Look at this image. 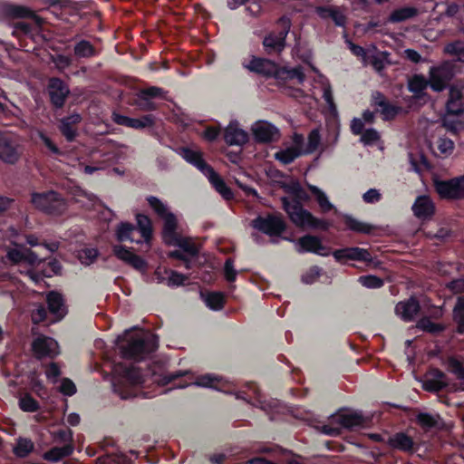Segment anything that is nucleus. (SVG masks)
Instances as JSON below:
<instances>
[{
  "label": "nucleus",
  "mask_w": 464,
  "mask_h": 464,
  "mask_svg": "<svg viewBox=\"0 0 464 464\" xmlns=\"http://www.w3.org/2000/svg\"><path fill=\"white\" fill-rule=\"evenodd\" d=\"M48 92L53 104L62 107L69 94V88L62 80L52 78L48 83Z\"/></svg>",
  "instance_id": "6e6552de"
},
{
  "label": "nucleus",
  "mask_w": 464,
  "mask_h": 464,
  "mask_svg": "<svg viewBox=\"0 0 464 464\" xmlns=\"http://www.w3.org/2000/svg\"><path fill=\"white\" fill-rule=\"evenodd\" d=\"M428 86L429 81L423 75L416 74L409 81V90L416 95H420Z\"/></svg>",
  "instance_id": "f3484780"
},
{
  "label": "nucleus",
  "mask_w": 464,
  "mask_h": 464,
  "mask_svg": "<svg viewBox=\"0 0 464 464\" xmlns=\"http://www.w3.org/2000/svg\"><path fill=\"white\" fill-rule=\"evenodd\" d=\"M362 119L366 122H372L373 119V112L366 111L362 114Z\"/></svg>",
  "instance_id": "58836bf2"
},
{
  "label": "nucleus",
  "mask_w": 464,
  "mask_h": 464,
  "mask_svg": "<svg viewBox=\"0 0 464 464\" xmlns=\"http://www.w3.org/2000/svg\"><path fill=\"white\" fill-rule=\"evenodd\" d=\"M0 203H5V202L3 201V198H1V197H0Z\"/></svg>",
  "instance_id": "603ef678"
},
{
  "label": "nucleus",
  "mask_w": 464,
  "mask_h": 464,
  "mask_svg": "<svg viewBox=\"0 0 464 464\" xmlns=\"http://www.w3.org/2000/svg\"><path fill=\"white\" fill-rule=\"evenodd\" d=\"M249 71L265 76H278L277 65L266 59L253 57L248 64L245 65Z\"/></svg>",
  "instance_id": "1a4fd4ad"
},
{
  "label": "nucleus",
  "mask_w": 464,
  "mask_h": 464,
  "mask_svg": "<svg viewBox=\"0 0 464 464\" xmlns=\"http://www.w3.org/2000/svg\"><path fill=\"white\" fill-rule=\"evenodd\" d=\"M220 133V129L215 126L208 127L204 131V138L208 141L215 140Z\"/></svg>",
  "instance_id": "2f4dec72"
},
{
  "label": "nucleus",
  "mask_w": 464,
  "mask_h": 464,
  "mask_svg": "<svg viewBox=\"0 0 464 464\" xmlns=\"http://www.w3.org/2000/svg\"><path fill=\"white\" fill-rule=\"evenodd\" d=\"M331 18L334 20L336 25L341 26L344 24L345 18L343 14L336 8L334 10Z\"/></svg>",
  "instance_id": "c9c22d12"
},
{
  "label": "nucleus",
  "mask_w": 464,
  "mask_h": 464,
  "mask_svg": "<svg viewBox=\"0 0 464 464\" xmlns=\"http://www.w3.org/2000/svg\"><path fill=\"white\" fill-rule=\"evenodd\" d=\"M418 14V11L414 7H402L394 10L390 15V21L392 23H398L409 18L415 16Z\"/></svg>",
  "instance_id": "2eb2a0df"
},
{
  "label": "nucleus",
  "mask_w": 464,
  "mask_h": 464,
  "mask_svg": "<svg viewBox=\"0 0 464 464\" xmlns=\"http://www.w3.org/2000/svg\"><path fill=\"white\" fill-rule=\"evenodd\" d=\"M411 168L414 171L420 173L424 169H428L429 164L423 155H417L414 157L412 154L409 155Z\"/></svg>",
  "instance_id": "4be33fe9"
},
{
  "label": "nucleus",
  "mask_w": 464,
  "mask_h": 464,
  "mask_svg": "<svg viewBox=\"0 0 464 464\" xmlns=\"http://www.w3.org/2000/svg\"><path fill=\"white\" fill-rule=\"evenodd\" d=\"M87 199L90 200V201H93L94 200V197L92 195H88L87 196Z\"/></svg>",
  "instance_id": "49530a36"
},
{
  "label": "nucleus",
  "mask_w": 464,
  "mask_h": 464,
  "mask_svg": "<svg viewBox=\"0 0 464 464\" xmlns=\"http://www.w3.org/2000/svg\"><path fill=\"white\" fill-rule=\"evenodd\" d=\"M148 201H149V203H150V204H153V203H160V200H159L158 198H154V197H151V198H148Z\"/></svg>",
  "instance_id": "c03bdc74"
},
{
  "label": "nucleus",
  "mask_w": 464,
  "mask_h": 464,
  "mask_svg": "<svg viewBox=\"0 0 464 464\" xmlns=\"http://www.w3.org/2000/svg\"><path fill=\"white\" fill-rule=\"evenodd\" d=\"M180 154L186 161L195 166L208 178L211 185L225 200L232 198V192L230 188L226 185L222 178L213 169V168L204 160L201 152L185 148L181 150Z\"/></svg>",
  "instance_id": "f257e3e1"
},
{
  "label": "nucleus",
  "mask_w": 464,
  "mask_h": 464,
  "mask_svg": "<svg viewBox=\"0 0 464 464\" xmlns=\"http://www.w3.org/2000/svg\"><path fill=\"white\" fill-rule=\"evenodd\" d=\"M362 198L365 202L372 203L374 201L382 200V195L379 192V190L375 188H371L363 194Z\"/></svg>",
  "instance_id": "7c9ffc66"
},
{
  "label": "nucleus",
  "mask_w": 464,
  "mask_h": 464,
  "mask_svg": "<svg viewBox=\"0 0 464 464\" xmlns=\"http://www.w3.org/2000/svg\"><path fill=\"white\" fill-rule=\"evenodd\" d=\"M276 25L278 32H272L264 38L263 44L267 53H280L285 48L291 21L288 17L283 16L277 21Z\"/></svg>",
  "instance_id": "f03ea898"
},
{
  "label": "nucleus",
  "mask_w": 464,
  "mask_h": 464,
  "mask_svg": "<svg viewBox=\"0 0 464 464\" xmlns=\"http://www.w3.org/2000/svg\"><path fill=\"white\" fill-rule=\"evenodd\" d=\"M3 201H4L5 203H12V202H14V199H11V201H10V200H8V199H7V200H4V199H3Z\"/></svg>",
  "instance_id": "de8ad7c7"
},
{
  "label": "nucleus",
  "mask_w": 464,
  "mask_h": 464,
  "mask_svg": "<svg viewBox=\"0 0 464 464\" xmlns=\"http://www.w3.org/2000/svg\"><path fill=\"white\" fill-rule=\"evenodd\" d=\"M334 9V7L318 6L315 8V12L320 17L325 19L331 18Z\"/></svg>",
  "instance_id": "473e14b6"
},
{
  "label": "nucleus",
  "mask_w": 464,
  "mask_h": 464,
  "mask_svg": "<svg viewBox=\"0 0 464 464\" xmlns=\"http://www.w3.org/2000/svg\"><path fill=\"white\" fill-rule=\"evenodd\" d=\"M360 2H362V4H366L367 3V0H359Z\"/></svg>",
  "instance_id": "3c124183"
},
{
  "label": "nucleus",
  "mask_w": 464,
  "mask_h": 464,
  "mask_svg": "<svg viewBox=\"0 0 464 464\" xmlns=\"http://www.w3.org/2000/svg\"><path fill=\"white\" fill-rule=\"evenodd\" d=\"M252 131L258 141L268 142L274 140L277 135V129L267 121H257L252 126Z\"/></svg>",
  "instance_id": "9d476101"
},
{
  "label": "nucleus",
  "mask_w": 464,
  "mask_h": 464,
  "mask_svg": "<svg viewBox=\"0 0 464 464\" xmlns=\"http://www.w3.org/2000/svg\"><path fill=\"white\" fill-rule=\"evenodd\" d=\"M446 111L449 114H464V83L455 82L449 88Z\"/></svg>",
  "instance_id": "20e7f679"
},
{
  "label": "nucleus",
  "mask_w": 464,
  "mask_h": 464,
  "mask_svg": "<svg viewBox=\"0 0 464 464\" xmlns=\"http://www.w3.org/2000/svg\"><path fill=\"white\" fill-rule=\"evenodd\" d=\"M40 137L43 140V142L45 144V146L51 150L53 151V153H59V149L56 147V145H54L52 140L46 137L45 135H44L43 133H40Z\"/></svg>",
  "instance_id": "e433bc0d"
},
{
  "label": "nucleus",
  "mask_w": 464,
  "mask_h": 464,
  "mask_svg": "<svg viewBox=\"0 0 464 464\" xmlns=\"http://www.w3.org/2000/svg\"><path fill=\"white\" fill-rule=\"evenodd\" d=\"M351 52L356 56H364L365 51L362 47L356 45L353 43H349Z\"/></svg>",
  "instance_id": "4c0bfd02"
},
{
  "label": "nucleus",
  "mask_w": 464,
  "mask_h": 464,
  "mask_svg": "<svg viewBox=\"0 0 464 464\" xmlns=\"http://www.w3.org/2000/svg\"><path fill=\"white\" fill-rule=\"evenodd\" d=\"M363 126L364 124L362 119H353L351 125L353 133L356 135L361 134L362 132Z\"/></svg>",
  "instance_id": "72a5a7b5"
},
{
  "label": "nucleus",
  "mask_w": 464,
  "mask_h": 464,
  "mask_svg": "<svg viewBox=\"0 0 464 464\" xmlns=\"http://www.w3.org/2000/svg\"><path fill=\"white\" fill-rule=\"evenodd\" d=\"M404 53H405V57L413 63H419L421 59L420 54L412 49L405 50Z\"/></svg>",
  "instance_id": "f704fd0d"
},
{
  "label": "nucleus",
  "mask_w": 464,
  "mask_h": 464,
  "mask_svg": "<svg viewBox=\"0 0 464 464\" xmlns=\"http://www.w3.org/2000/svg\"><path fill=\"white\" fill-rule=\"evenodd\" d=\"M437 193L444 199H464V175L448 180L434 179Z\"/></svg>",
  "instance_id": "7ed1b4c3"
},
{
  "label": "nucleus",
  "mask_w": 464,
  "mask_h": 464,
  "mask_svg": "<svg viewBox=\"0 0 464 464\" xmlns=\"http://www.w3.org/2000/svg\"><path fill=\"white\" fill-rule=\"evenodd\" d=\"M378 104L382 109V114L384 116V119L386 120L392 118L397 112L394 107L389 105L384 101L379 102Z\"/></svg>",
  "instance_id": "cd10ccee"
},
{
  "label": "nucleus",
  "mask_w": 464,
  "mask_h": 464,
  "mask_svg": "<svg viewBox=\"0 0 464 464\" xmlns=\"http://www.w3.org/2000/svg\"><path fill=\"white\" fill-rule=\"evenodd\" d=\"M60 201L58 193L53 190H47L32 195V203H55Z\"/></svg>",
  "instance_id": "a211bd4d"
},
{
  "label": "nucleus",
  "mask_w": 464,
  "mask_h": 464,
  "mask_svg": "<svg viewBox=\"0 0 464 464\" xmlns=\"http://www.w3.org/2000/svg\"><path fill=\"white\" fill-rule=\"evenodd\" d=\"M27 13V11H25L24 9L21 8V7H17L15 8V14L16 15H19V16H24Z\"/></svg>",
  "instance_id": "a19ab883"
},
{
  "label": "nucleus",
  "mask_w": 464,
  "mask_h": 464,
  "mask_svg": "<svg viewBox=\"0 0 464 464\" xmlns=\"http://www.w3.org/2000/svg\"><path fill=\"white\" fill-rule=\"evenodd\" d=\"M420 199H421V198H420V197H419V198L416 199L415 203H420Z\"/></svg>",
  "instance_id": "8fccbe9b"
},
{
  "label": "nucleus",
  "mask_w": 464,
  "mask_h": 464,
  "mask_svg": "<svg viewBox=\"0 0 464 464\" xmlns=\"http://www.w3.org/2000/svg\"><path fill=\"white\" fill-rule=\"evenodd\" d=\"M74 53L79 57L94 55V48L88 41H81L74 47Z\"/></svg>",
  "instance_id": "aec40b11"
},
{
  "label": "nucleus",
  "mask_w": 464,
  "mask_h": 464,
  "mask_svg": "<svg viewBox=\"0 0 464 464\" xmlns=\"http://www.w3.org/2000/svg\"><path fill=\"white\" fill-rule=\"evenodd\" d=\"M308 188L310 192L314 196V198L317 201V203H330L325 193L322 191L319 188L312 185H309Z\"/></svg>",
  "instance_id": "393cba45"
},
{
  "label": "nucleus",
  "mask_w": 464,
  "mask_h": 464,
  "mask_svg": "<svg viewBox=\"0 0 464 464\" xmlns=\"http://www.w3.org/2000/svg\"><path fill=\"white\" fill-rule=\"evenodd\" d=\"M285 72L286 73L285 78L295 79L299 83L303 82L304 80V74L301 67L285 70Z\"/></svg>",
  "instance_id": "bb28decb"
},
{
  "label": "nucleus",
  "mask_w": 464,
  "mask_h": 464,
  "mask_svg": "<svg viewBox=\"0 0 464 464\" xmlns=\"http://www.w3.org/2000/svg\"><path fill=\"white\" fill-rule=\"evenodd\" d=\"M323 98L324 99L326 104L328 105L330 112L335 114L336 106L334 102L332 88L328 82L323 83Z\"/></svg>",
  "instance_id": "412c9836"
},
{
  "label": "nucleus",
  "mask_w": 464,
  "mask_h": 464,
  "mask_svg": "<svg viewBox=\"0 0 464 464\" xmlns=\"http://www.w3.org/2000/svg\"><path fill=\"white\" fill-rule=\"evenodd\" d=\"M95 170H96V168H94V167L86 166V167L84 168V171H85V173H87V174H92V173H93Z\"/></svg>",
  "instance_id": "79ce46f5"
},
{
  "label": "nucleus",
  "mask_w": 464,
  "mask_h": 464,
  "mask_svg": "<svg viewBox=\"0 0 464 464\" xmlns=\"http://www.w3.org/2000/svg\"><path fill=\"white\" fill-rule=\"evenodd\" d=\"M19 156L20 151L14 137L0 131V159L8 163H14Z\"/></svg>",
  "instance_id": "423d86ee"
},
{
  "label": "nucleus",
  "mask_w": 464,
  "mask_h": 464,
  "mask_svg": "<svg viewBox=\"0 0 464 464\" xmlns=\"http://www.w3.org/2000/svg\"><path fill=\"white\" fill-rule=\"evenodd\" d=\"M437 148L441 155L448 156L452 153L454 150V143L450 139L440 138L437 141Z\"/></svg>",
  "instance_id": "5701e85b"
},
{
  "label": "nucleus",
  "mask_w": 464,
  "mask_h": 464,
  "mask_svg": "<svg viewBox=\"0 0 464 464\" xmlns=\"http://www.w3.org/2000/svg\"><path fill=\"white\" fill-rule=\"evenodd\" d=\"M459 62L464 63V50L457 56Z\"/></svg>",
  "instance_id": "a18cd8bd"
},
{
  "label": "nucleus",
  "mask_w": 464,
  "mask_h": 464,
  "mask_svg": "<svg viewBox=\"0 0 464 464\" xmlns=\"http://www.w3.org/2000/svg\"><path fill=\"white\" fill-rule=\"evenodd\" d=\"M114 121L120 125L139 130L152 126L154 123V117L150 114L144 115L140 118H130L122 115H115Z\"/></svg>",
  "instance_id": "f8f14e48"
},
{
  "label": "nucleus",
  "mask_w": 464,
  "mask_h": 464,
  "mask_svg": "<svg viewBox=\"0 0 464 464\" xmlns=\"http://www.w3.org/2000/svg\"><path fill=\"white\" fill-rule=\"evenodd\" d=\"M53 63H54L55 66L57 67V69H59L60 71H63L65 68L70 66L72 60L70 57L65 56V55H57L56 57L53 58Z\"/></svg>",
  "instance_id": "c756f323"
},
{
  "label": "nucleus",
  "mask_w": 464,
  "mask_h": 464,
  "mask_svg": "<svg viewBox=\"0 0 464 464\" xmlns=\"http://www.w3.org/2000/svg\"><path fill=\"white\" fill-rule=\"evenodd\" d=\"M379 140V133L373 129L366 130L361 137V140L364 144H372Z\"/></svg>",
  "instance_id": "a878e982"
},
{
  "label": "nucleus",
  "mask_w": 464,
  "mask_h": 464,
  "mask_svg": "<svg viewBox=\"0 0 464 464\" xmlns=\"http://www.w3.org/2000/svg\"><path fill=\"white\" fill-rule=\"evenodd\" d=\"M304 140L302 135L295 134L293 137L294 145L277 151L275 155L276 159L284 164L291 163L297 157L304 154L302 150V144Z\"/></svg>",
  "instance_id": "0eeeda50"
},
{
  "label": "nucleus",
  "mask_w": 464,
  "mask_h": 464,
  "mask_svg": "<svg viewBox=\"0 0 464 464\" xmlns=\"http://www.w3.org/2000/svg\"><path fill=\"white\" fill-rule=\"evenodd\" d=\"M285 189L288 193L293 195L296 200L307 199L306 192L304 190L300 183L295 180H290L285 185Z\"/></svg>",
  "instance_id": "6ab92c4d"
},
{
  "label": "nucleus",
  "mask_w": 464,
  "mask_h": 464,
  "mask_svg": "<svg viewBox=\"0 0 464 464\" xmlns=\"http://www.w3.org/2000/svg\"><path fill=\"white\" fill-rule=\"evenodd\" d=\"M162 89L158 87H150L141 90L139 94L140 106L146 111L154 110L155 106L149 100L153 97L160 96Z\"/></svg>",
  "instance_id": "4468645a"
},
{
  "label": "nucleus",
  "mask_w": 464,
  "mask_h": 464,
  "mask_svg": "<svg viewBox=\"0 0 464 464\" xmlns=\"http://www.w3.org/2000/svg\"><path fill=\"white\" fill-rule=\"evenodd\" d=\"M321 137L317 129L313 130L308 135V141L306 144L303 141L302 150L304 154H310L314 152L320 145Z\"/></svg>",
  "instance_id": "dca6fc26"
},
{
  "label": "nucleus",
  "mask_w": 464,
  "mask_h": 464,
  "mask_svg": "<svg viewBox=\"0 0 464 464\" xmlns=\"http://www.w3.org/2000/svg\"><path fill=\"white\" fill-rule=\"evenodd\" d=\"M451 79V74L447 64L432 66L429 71V83L432 91L442 92Z\"/></svg>",
  "instance_id": "39448f33"
},
{
  "label": "nucleus",
  "mask_w": 464,
  "mask_h": 464,
  "mask_svg": "<svg viewBox=\"0 0 464 464\" xmlns=\"http://www.w3.org/2000/svg\"><path fill=\"white\" fill-rule=\"evenodd\" d=\"M244 189H245V191H246V193L247 195H250V194L256 195V190H255V189H253V188H246V187H245V188H244Z\"/></svg>",
  "instance_id": "37998d69"
},
{
  "label": "nucleus",
  "mask_w": 464,
  "mask_h": 464,
  "mask_svg": "<svg viewBox=\"0 0 464 464\" xmlns=\"http://www.w3.org/2000/svg\"><path fill=\"white\" fill-rule=\"evenodd\" d=\"M224 140L228 145L241 146L248 140V134L238 127L237 122H230L225 129Z\"/></svg>",
  "instance_id": "9b49d317"
},
{
  "label": "nucleus",
  "mask_w": 464,
  "mask_h": 464,
  "mask_svg": "<svg viewBox=\"0 0 464 464\" xmlns=\"http://www.w3.org/2000/svg\"><path fill=\"white\" fill-rule=\"evenodd\" d=\"M39 25L35 23L30 24L27 22H19L16 24V29L22 31L24 34H32L34 31L38 29Z\"/></svg>",
  "instance_id": "c85d7f7f"
},
{
  "label": "nucleus",
  "mask_w": 464,
  "mask_h": 464,
  "mask_svg": "<svg viewBox=\"0 0 464 464\" xmlns=\"http://www.w3.org/2000/svg\"><path fill=\"white\" fill-rule=\"evenodd\" d=\"M378 4L383 3L385 0H375Z\"/></svg>",
  "instance_id": "09e8293b"
},
{
  "label": "nucleus",
  "mask_w": 464,
  "mask_h": 464,
  "mask_svg": "<svg viewBox=\"0 0 464 464\" xmlns=\"http://www.w3.org/2000/svg\"><path fill=\"white\" fill-rule=\"evenodd\" d=\"M462 51H464V42L462 41H456L445 46V52L449 54L458 56Z\"/></svg>",
  "instance_id": "b1692460"
},
{
  "label": "nucleus",
  "mask_w": 464,
  "mask_h": 464,
  "mask_svg": "<svg viewBox=\"0 0 464 464\" xmlns=\"http://www.w3.org/2000/svg\"><path fill=\"white\" fill-rule=\"evenodd\" d=\"M246 0H232V2H229L228 5L231 8H236L238 5H242Z\"/></svg>",
  "instance_id": "ea45409f"
},
{
  "label": "nucleus",
  "mask_w": 464,
  "mask_h": 464,
  "mask_svg": "<svg viewBox=\"0 0 464 464\" xmlns=\"http://www.w3.org/2000/svg\"><path fill=\"white\" fill-rule=\"evenodd\" d=\"M81 121V116L79 114H72L67 118H64L60 126L62 133L65 136L67 140L72 141L76 135L75 125Z\"/></svg>",
  "instance_id": "ddd939ff"
}]
</instances>
